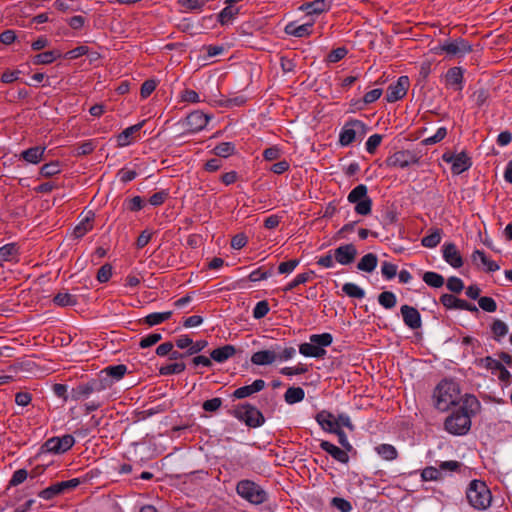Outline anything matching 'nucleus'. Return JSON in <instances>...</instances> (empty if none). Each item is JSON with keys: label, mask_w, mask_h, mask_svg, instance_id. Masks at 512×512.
I'll list each match as a JSON object with an SVG mask.
<instances>
[{"label": "nucleus", "mask_w": 512, "mask_h": 512, "mask_svg": "<svg viewBox=\"0 0 512 512\" xmlns=\"http://www.w3.org/2000/svg\"><path fill=\"white\" fill-rule=\"evenodd\" d=\"M238 14V9L232 7V5L228 4L218 15V21L221 25H227L230 23L235 16Z\"/></svg>", "instance_id": "37998d69"}, {"label": "nucleus", "mask_w": 512, "mask_h": 512, "mask_svg": "<svg viewBox=\"0 0 512 512\" xmlns=\"http://www.w3.org/2000/svg\"><path fill=\"white\" fill-rule=\"evenodd\" d=\"M342 291L351 298L362 299L365 297V291L354 283H345Z\"/></svg>", "instance_id": "c03bdc74"}, {"label": "nucleus", "mask_w": 512, "mask_h": 512, "mask_svg": "<svg viewBox=\"0 0 512 512\" xmlns=\"http://www.w3.org/2000/svg\"><path fill=\"white\" fill-rule=\"evenodd\" d=\"M400 312L406 326L411 329H418L421 327V315L416 308L409 305H403L401 306Z\"/></svg>", "instance_id": "dca6fc26"}, {"label": "nucleus", "mask_w": 512, "mask_h": 512, "mask_svg": "<svg viewBox=\"0 0 512 512\" xmlns=\"http://www.w3.org/2000/svg\"><path fill=\"white\" fill-rule=\"evenodd\" d=\"M312 31V24H302L296 26L293 23L288 24L285 27V32L289 35L295 36V37H304L308 36Z\"/></svg>", "instance_id": "473e14b6"}, {"label": "nucleus", "mask_w": 512, "mask_h": 512, "mask_svg": "<svg viewBox=\"0 0 512 512\" xmlns=\"http://www.w3.org/2000/svg\"><path fill=\"white\" fill-rule=\"evenodd\" d=\"M112 386V381L107 377H98L87 383H81L72 388L70 397L74 401L87 399L93 393H100Z\"/></svg>", "instance_id": "39448f33"}, {"label": "nucleus", "mask_w": 512, "mask_h": 512, "mask_svg": "<svg viewBox=\"0 0 512 512\" xmlns=\"http://www.w3.org/2000/svg\"><path fill=\"white\" fill-rule=\"evenodd\" d=\"M60 165L57 161L46 163L41 167L40 173L45 177H51L60 173Z\"/></svg>", "instance_id": "864d4df0"}, {"label": "nucleus", "mask_w": 512, "mask_h": 512, "mask_svg": "<svg viewBox=\"0 0 512 512\" xmlns=\"http://www.w3.org/2000/svg\"><path fill=\"white\" fill-rule=\"evenodd\" d=\"M478 364L492 372L497 371L503 365L500 361L490 356L479 359Z\"/></svg>", "instance_id": "603ef678"}, {"label": "nucleus", "mask_w": 512, "mask_h": 512, "mask_svg": "<svg viewBox=\"0 0 512 512\" xmlns=\"http://www.w3.org/2000/svg\"><path fill=\"white\" fill-rule=\"evenodd\" d=\"M488 97V91L483 88L476 90L472 95V99L478 107H482L487 102Z\"/></svg>", "instance_id": "0e129e2a"}, {"label": "nucleus", "mask_w": 512, "mask_h": 512, "mask_svg": "<svg viewBox=\"0 0 512 512\" xmlns=\"http://www.w3.org/2000/svg\"><path fill=\"white\" fill-rule=\"evenodd\" d=\"M304 397L305 392L301 387H289L284 394V399L288 404L301 402Z\"/></svg>", "instance_id": "c9c22d12"}, {"label": "nucleus", "mask_w": 512, "mask_h": 512, "mask_svg": "<svg viewBox=\"0 0 512 512\" xmlns=\"http://www.w3.org/2000/svg\"><path fill=\"white\" fill-rule=\"evenodd\" d=\"M299 352L305 357L323 358L326 355L325 349L316 346L311 341L309 343L300 344Z\"/></svg>", "instance_id": "bb28decb"}, {"label": "nucleus", "mask_w": 512, "mask_h": 512, "mask_svg": "<svg viewBox=\"0 0 512 512\" xmlns=\"http://www.w3.org/2000/svg\"><path fill=\"white\" fill-rule=\"evenodd\" d=\"M378 263L377 255L368 253L364 255L357 264V268L361 271L371 273L375 270Z\"/></svg>", "instance_id": "2f4dec72"}, {"label": "nucleus", "mask_w": 512, "mask_h": 512, "mask_svg": "<svg viewBox=\"0 0 512 512\" xmlns=\"http://www.w3.org/2000/svg\"><path fill=\"white\" fill-rule=\"evenodd\" d=\"M161 339L162 335L160 333H151L140 339L139 346L141 348H148L158 343Z\"/></svg>", "instance_id": "5fc2aeb1"}, {"label": "nucleus", "mask_w": 512, "mask_h": 512, "mask_svg": "<svg viewBox=\"0 0 512 512\" xmlns=\"http://www.w3.org/2000/svg\"><path fill=\"white\" fill-rule=\"evenodd\" d=\"M444 161L452 164V172L454 174H461L471 167L470 158L465 153H460L455 156H451V159H447V154L443 155Z\"/></svg>", "instance_id": "a211bd4d"}, {"label": "nucleus", "mask_w": 512, "mask_h": 512, "mask_svg": "<svg viewBox=\"0 0 512 512\" xmlns=\"http://www.w3.org/2000/svg\"><path fill=\"white\" fill-rule=\"evenodd\" d=\"M382 141V136L380 134L371 135L366 141V150L369 154L375 153L376 149L379 147Z\"/></svg>", "instance_id": "bf43d9fd"}, {"label": "nucleus", "mask_w": 512, "mask_h": 512, "mask_svg": "<svg viewBox=\"0 0 512 512\" xmlns=\"http://www.w3.org/2000/svg\"><path fill=\"white\" fill-rule=\"evenodd\" d=\"M19 255V248L15 243H9L0 247V264L15 261Z\"/></svg>", "instance_id": "cd10ccee"}, {"label": "nucleus", "mask_w": 512, "mask_h": 512, "mask_svg": "<svg viewBox=\"0 0 512 512\" xmlns=\"http://www.w3.org/2000/svg\"><path fill=\"white\" fill-rule=\"evenodd\" d=\"M269 310L270 308L267 301H259L253 309V317L255 319H261L268 314Z\"/></svg>", "instance_id": "4d7b16f0"}, {"label": "nucleus", "mask_w": 512, "mask_h": 512, "mask_svg": "<svg viewBox=\"0 0 512 512\" xmlns=\"http://www.w3.org/2000/svg\"><path fill=\"white\" fill-rule=\"evenodd\" d=\"M186 368L183 362H173L163 365L159 369V373L163 376L175 375L182 373Z\"/></svg>", "instance_id": "4c0bfd02"}, {"label": "nucleus", "mask_w": 512, "mask_h": 512, "mask_svg": "<svg viewBox=\"0 0 512 512\" xmlns=\"http://www.w3.org/2000/svg\"><path fill=\"white\" fill-rule=\"evenodd\" d=\"M75 444V438L71 434L61 437H51L41 446L42 453L63 454L70 450Z\"/></svg>", "instance_id": "9b49d317"}, {"label": "nucleus", "mask_w": 512, "mask_h": 512, "mask_svg": "<svg viewBox=\"0 0 512 512\" xmlns=\"http://www.w3.org/2000/svg\"><path fill=\"white\" fill-rule=\"evenodd\" d=\"M58 57H60V53L58 51H45L35 55L33 57V63L36 65L50 64Z\"/></svg>", "instance_id": "58836bf2"}, {"label": "nucleus", "mask_w": 512, "mask_h": 512, "mask_svg": "<svg viewBox=\"0 0 512 512\" xmlns=\"http://www.w3.org/2000/svg\"><path fill=\"white\" fill-rule=\"evenodd\" d=\"M93 228L92 218L85 217L73 230V236L77 239L82 238Z\"/></svg>", "instance_id": "a19ab883"}, {"label": "nucleus", "mask_w": 512, "mask_h": 512, "mask_svg": "<svg viewBox=\"0 0 512 512\" xmlns=\"http://www.w3.org/2000/svg\"><path fill=\"white\" fill-rule=\"evenodd\" d=\"M127 372L126 365L119 364L114 366H108L104 370L101 371L99 377H107L112 381V383L115 381L120 380L125 373Z\"/></svg>", "instance_id": "a878e982"}, {"label": "nucleus", "mask_w": 512, "mask_h": 512, "mask_svg": "<svg viewBox=\"0 0 512 512\" xmlns=\"http://www.w3.org/2000/svg\"><path fill=\"white\" fill-rule=\"evenodd\" d=\"M464 405L465 407L455 411L445 421V429L451 434L464 435L469 431L471 420L468 409L471 413L475 412L479 407V401L473 395H465Z\"/></svg>", "instance_id": "f257e3e1"}, {"label": "nucleus", "mask_w": 512, "mask_h": 512, "mask_svg": "<svg viewBox=\"0 0 512 512\" xmlns=\"http://www.w3.org/2000/svg\"><path fill=\"white\" fill-rule=\"evenodd\" d=\"M378 302L381 306H383L386 309H392L395 307L397 303L396 296L393 292L390 291H384L379 294L378 296Z\"/></svg>", "instance_id": "a18cd8bd"}, {"label": "nucleus", "mask_w": 512, "mask_h": 512, "mask_svg": "<svg viewBox=\"0 0 512 512\" xmlns=\"http://www.w3.org/2000/svg\"><path fill=\"white\" fill-rule=\"evenodd\" d=\"M315 419L325 431L334 433L338 429L334 415L328 411L323 410L319 412Z\"/></svg>", "instance_id": "5701e85b"}, {"label": "nucleus", "mask_w": 512, "mask_h": 512, "mask_svg": "<svg viewBox=\"0 0 512 512\" xmlns=\"http://www.w3.org/2000/svg\"><path fill=\"white\" fill-rule=\"evenodd\" d=\"M416 162L417 158L408 150L396 151L385 160L386 166L390 168H406Z\"/></svg>", "instance_id": "ddd939ff"}, {"label": "nucleus", "mask_w": 512, "mask_h": 512, "mask_svg": "<svg viewBox=\"0 0 512 512\" xmlns=\"http://www.w3.org/2000/svg\"><path fill=\"white\" fill-rule=\"evenodd\" d=\"M472 258L474 262L479 260L487 272H495L500 268L499 265L495 261L488 258L483 251H474Z\"/></svg>", "instance_id": "c756f323"}, {"label": "nucleus", "mask_w": 512, "mask_h": 512, "mask_svg": "<svg viewBox=\"0 0 512 512\" xmlns=\"http://www.w3.org/2000/svg\"><path fill=\"white\" fill-rule=\"evenodd\" d=\"M58 495H60V492L55 483L50 485L49 487L43 489L38 494V496L44 500L53 499L54 497H56Z\"/></svg>", "instance_id": "774afa93"}, {"label": "nucleus", "mask_w": 512, "mask_h": 512, "mask_svg": "<svg viewBox=\"0 0 512 512\" xmlns=\"http://www.w3.org/2000/svg\"><path fill=\"white\" fill-rule=\"evenodd\" d=\"M179 3L186 9L201 12L205 2L203 0H179Z\"/></svg>", "instance_id": "052dcab7"}, {"label": "nucleus", "mask_w": 512, "mask_h": 512, "mask_svg": "<svg viewBox=\"0 0 512 512\" xmlns=\"http://www.w3.org/2000/svg\"><path fill=\"white\" fill-rule=\"evenodd\" d=\"M381 273L384 278L390 280L394 278L397 274V266L390 262H383L381 266Z\"/></svg>", "instance_id": "13d9d810"}, {"label": "nucleus", "mask_w": 512, "mask_h": 512, "mask_svg": "<svg viewBox=\"0 0 512 512\" xmlns=\"http://www.w3.org/2000/svg\"><path fill=\"white\" fill-rule=\"evenodd\" d=\"M264 387L265 381L262 379H256L252 384L236 389L233 392L232 397L235 399H244L251 396L254 393L263 390Z\"/></svg>", "instance_id": "6ab92c4d"}, {"label": "nucleus", "mask_w": 512, "mask_h": 512, "mask_svg": "<svg viewBox=\"0 0 512 512\" xmlns=\"http://www.w3.org/2000/svg\"><path fill=\"white\" fill-rule=\"evenodd\" d=\"M320 448L330 454L336 461L340 463H348L349 456L348 451L345 449H341L334 444L330 443L329 441H321Z\"/></svg>", "instance_id": "aec40b11"}, {"label": "nucleus", "mask_w": 512, "mask_h": 512, "mask_svg": "<svg viewBox=\"0 0 512 512\" xmlns=\"http://www.w3.org/2000/svg\"><path fill=\"white\" fill-rule=\"evenodd\" d=\"M446 135H447L446 128L440 127L437 129L436 133L433 136H430V137L424 139L423 143L426 145H432V144L438 143L441 140H443Z\"/></svg>", "instance_id": "e2e57ef3"}, {"label": "nucleus", "mask_w": 512, "mask_h": 512, "mask_svg": "<svg viewBox=\"0 0 512 512\" xmlns=\"http://www.w3.org/2000/svg\"><path fill=\"white\" fill-rule=\"evenodd\" d=\"M331 504L341 512H350L352 510L350 502L343 498L334 497L331 500Z\"/></svg>", "instance_id": "69168bd1"}, {"label": "nucleus", "mask_w": 512, "mask_h": 512, "mask_svg": "<svg viewBox=\"0 0 512 512\" xmlns=\"http://www.w3.org/2000/svg\"><path fill=\"white\" fill-rule=\"evenodd\" d=\"M235 152V145L231 142H222L215 146L213 153L219 157H228Z\"/></svg>", "instance_id": "49530a36"}, {"label": "nucleus", "mask_w": 512, "mask_h": 512, "mask_svg": "<svg viewBox=\"0 0 512 512\" xmlns=\"http://www.w3.org/2000/svg\"><path fill=\"white\" fill-rule=\"evenodd\" d=\"M367 125L361 120H350L344 124L339 134L341 146H349L356 140H362L367 133Z\"/></svg>", "instance_id": "6e6552de"}, {"label": "nucleus", "mask_w": 512, "mask_h": 512, "mask_svg": "<svg viewBox=\"0 0 512 512\" xmlns=\"http://www.w3.org/2000/svg\"><path fill=\"white\" fill-rule=\"evenodd\" d=\"M237 494L250 502L251 504L259 505L267 501V493L257 483L251 480H241L236 486Z\"/></svg>", "instance_id": "0eeeda50"}, {"label": "nucleus", "mask_w": 512, "mask_h": 512, "mask_svg": "<svg viewBox=\"0 0 512 512\" xmlns=\"http://www.w3.org/2000/svg\"><path fill=\"white\" fill-rule=\"evenodd\" d=\"M410 86L408 76H400L396 83L389 85L386 92V100L390 103L396 102L402 99L406 94Z\"/></svg>", "instance_id": "f8f14e48"}, {"label": "nucleus", "mask_w": 512, "mask_h": 512, "mask_svg": "<svg viewBox=\"0 0 512 512\" xmlns=\"http://www.w3.org/2000/svg\"><path fill=\"white\" fill-rule=\"evenodd\" d=\"M81 481L78 478H73L67 481L57 482L55 483L60 494H63L66 491L73 490L80 485Z\"/></svg>", "instance_id": "6e6d98bb"}, {"label": "nucleus", "mask_w": 512, "mask_h": 512, "mask_svg": "<svg viewBox=\"0 0 512 512\" xmlns=\"http://www.w3.org/2000/svg\"><path fill=\"white\" fill-rule=\"evenodd\" d=\"M421 478L423 481H439L443 477L439 468L428 466L422 470Z\"/></svg>", "instance_id": "09e8293b"}, {"label": "nucleus", "mask_w": 512, "mask_h": 512, "mask_svg": "<svg viewBox=\"0 0 512 512\" xmlns=\"http://www.w3.org/2000/svg\"><path fill=\"white\" fill-rule=\"evenodd\" d=\"M444 260L453 268H460L463 259L454 243H445L442 247Z\"/></svg>", "instance_id": "f3484780"}, {"label": "nucleus", "mask_w": 512, "mask_h": 512, "mask_svg": "<svg viewBox=\"0 0 512 512\" xmlns=\"http://www.w3.org/2000/svg\"><path fill=\"white\" fill-rule=\"evenodd\" d=\"M330 5L325 0H315L312 2L305 3L301 6V9L307 14H320L329 9Z\"/></svg>", "instance_id": "c85d7f7f"}, {"label": "nucleus", "mask_w": 512, "mask_h": 512, "mask_svg": "<svg viewBox=\"0 0 512 512\" xmlns=\"http://www.w3.org/2000/svg\"><path fill=\"white\" fill-rule=\"evenodd\" d=\"M468 503L475 509L485 510L492 501V494L485 482L473 480L466 490Z\"/></svg>", "instance_id": "7ed1b4c3"}, {"label": "nucleus", "mask_w": 512, "mask_h": 512, "mask_svg": "<svg viewBox=\"0 0 512 512\" xmlns=\"http://www.w3.org/2000/svg\"><path fill=\"white\" fill-rule=\"evenodd\" d=\"M463 74L464 71L461 67L450 68L445 75L446 85L451 86L458 91L462 90Z\"/></svg>", "instance_id": "4be33fe9"}, {"label": "nucleus", "mask_w": 512, "mask_h": 512, "mask_svg": "<svg viewBox=\"0 0 512 512\" xmlns=\"http://www.w3.org/2000/svg\"><path fill=\"white\" fill-rule=\"evenodd\" d=\"M358 252L353 244H343L334 250V259L341 265H349L354 262Z\"/></svg>", "instance_id": "2eb2a0df"}, {"label": "nucleus", "mask_w": 512, "mask_h": 512, "mask_svg": "<svg viewBox=\"0 0 512 512\" xmlns=\"http://www.w3.org/2000/svg\"><path fill=\"white\" fill-rule=\"evenodd\" d=\"M446 286L453 293H460L464 289L463 281L455 276L448 278Z\"/></svg>", "instance_id": "680f3d73"}, {"label": "nucleus", "mask_w": 512, "mask_h": 512, "mask_svg": "<svg viewBox=\"0 0 512 512\" xmlns=\"http://www.w3.org/2000/svg\"><path fill=\"white\" fill-rule=\"evenodd\" d=\"M309 340L316 346L322 347L324 349V347L331 345L333 337L330 333L312 334L309 337Z\"/></svg>", "instance_id": "de8ad7c7"}, {"label": "nucleus", "mask_w": 512, "mask_h": 512, "mask_svg": "<svg viewBox=\"0 0 512 512\" xmlns=\"http://www.w3.org/2000/svg\"><path fill=\"white\" fill-rule=\"evenodd\" d=\"M172 316V311L166 312H153L148 314L143 322L148 326H155L169 320Z\"/></svg>", "instance_id": "72a5a7b5"}, {"label": "nucleus", "mask_w": 512, "mask_h": 512, "mask_svg": "<svg viewBox=\"0 0 512 512\" xmlns=\"http://www.w3.org/2000/svg\"><path fill=\"white\" fill-rule=\"evenodd\" d=\"M236 353V349L233 345H225L219 348L214 349L210 353L211 359L218 363H223L229 358H231Z\"/></svg>", "instance_id": "393cba45"}, {"label": "nucleus", "mask_w": 512, "mask_h": 512, "mask_svg": "<svg viewBox=\"0 0 512 512\" xmlns=\"http://www.w3.org/2000/svg\"><path fill=\"white\" fill-rule=\"evenodd\" d=\"M478 305L479 307L489 313H493L497 310V303L496 301L491 297H480L478 299Z\"/></svg>", "instance_id": "3c124183"}, {"label": "nucleus", "mask_w": 512, "mask_h": 512, "mask_svg": "<svg viewBox=\"0 0 512 512\" xmlns=\"http://www.w3.org/2000/svg\"><path fill=\"white\" fill-rule=\"evenodd\" d=\"M434 405L440 411H447L461 399L459 385L452 380H443L433 393Z\"/></svg>", "instance_id": "f03ea898"}, {"label": "nucleus", "mask_w": 512, "mask_h": 512, "mask_svg": "<svg viewBox=\"0 0 512 512\" xmlns=\"http://www.w3.org/2000/svg\"><path fill=\"white\" fill-rule=\"evenodd\" d=\"M46 147L35 146L21 152L20 158L31 164H38L44 156Z\"/></svg>", "instance_id": "b1692460"}, {"label": "nucleus", "mask_w": 512, "mask_h": 512, "mask_svg": "<svg viewBox=\"0 0 512 512\" xmlns=\"http://www.w3.org/2000/svg\"><path fill=\"white\" fill-rule=\"evenodd\" d=\"M143 126V122L132 125L125 130H123L118 136H117V144L120 147H126L130 145L133 140L138 135L140 129Z\"/></svg>", "instance_id": "412c9836"}, {"label": "nucleus", "mask_w": 512, "mask_h": 512, "mask_svg": "<svg viewBox=\"0 0 512 512\" xmlns=\"http://www.w3.org/2000/svg\"><path fill=\"white\" fill-rule=\"evenodd\" d=\"M348 202L355 204L354 210L358 215L366 216L371 213L372 199L368 196V188L359 184L347 196Z\"/></svg>", "instance_id": "1a4fd4ad"}, {"label": "nucleus", "mask_w": 512, "mask_h": 512, "mask_svg": "<svg viewBox=\"0 0 512 512\" xmlns=\"http://www.w3.org/2000/svg\"><path fill=\"white\" fill-rule=\"evenodd\" d=\"M296 354L294 347H285L281 349L279 346L272 347L271 349L261 350L255 352L251 356V362L254 365L263 366L270 365L276 361H286L293 358Z\"/></svg>", "instance_id": "20e7f679"}, {"label": "nucleus", "mask_w": 512, "mask_h": 512, "mask_svg": "<svg viewBox=\"0 0 512 512\" xmlns=\"http://www.w3.org/2000/svg\"><path fill=\"white\" fill-rule=\"evenodd\" d=\"M27 476H28L27 470L18 469L13 473L12 478L9 481V485L17 486V485L23 483L27 479Z\"/></svg>", "instance_id": "338daca9"}, {"label": "nucleus", "mask_w": 512, "mask_h": 512, "mask_svg": "<svg viewBox=\"0 0 512 512\" xmlns=\"http://www.w3.org/2000/svg\"><path fill=\"white\" fill-rule=\"evenodd\" d=\"M377 454L384 460L392 461L398 457L396 448L391 444H380L375 447Z\"/></svg>", "instance_id": "f704fd0d"}, {"label": "nucleus", "mask_w": 512, "mask_h": 512, "mask_svg": "<svg viewBox=\"0 0 512 512\" xmlns=\"http://www.w3.org/2000/svg\"><path fill=\"white\" fill-rule=\"evenodd\" d=\"M423 281L427 285H429L431 287H434V288H440L444 284L443 276L438 274V273H436V272H432V271H428V272L424 273Z\"/></svg>", "instance_id": "79ce46f5"}, {"label": "nucleus", "mask_w": 512, "mask_h": 512, "mask_svg": "<svg viewBox=\"0 0 512 512\" xmlns=\"http://www.w3.org/2000/svg\"><path fill=\"white\" fill-rule=\"evenodd\" d=\"M210 119V115L200 110L193 111L186 117L187 129L193 133L199 132L206 127Z\"/></svg>", "instance_id": "4468645a"}, {"label": "nucleus", "mask_w": 512, "mask_h": 512, "mask_svg": "<svg viewBox=\"0 0 512 512\" xmlns=\"http://www.w3.org/2000/svg\"><path fill=\"white\" fill-rule=\"evenodd\" d=\"M491 331L493 338L499 342L508 333V326L502 320L496 319L491 325Z\"/></svg>", "instance_id": "ea45409f"}, {"label": "nucleus", "mask_w": 512, "mask_h": 512, "mask_svg": "<svg viewBox=\"0 0 512 512\" xmlns=\"http://www.w3.org/2000/svg\"><path fill=\"white\" fill-rule=\"evenodd\" d=\"M54 303L58 306H74L77 304V299L74 295L69 293H58L53 299Z\"/></svg>", "instance_id": "8fccbe9b"}, {"label": "nucleus", "mask_w": 512, "mask_h": 512, "mask_svg": "<svg viewBox=\"0 0 512 512\" xmlns=\"http://www.w3.org/2000/svg\"><path fill=\"white\" fill-rule=\"evenodd\" d=\"M472 51V46L465 39L458 38L454 41H445L434 48L436 54H447L450 57H463Z\"/></svg>", "instance_id": "9d476101"}, {"label": "nucleus", "mask_w": 512, "mask_h": 512, "mask_svg": "<svg viewBox=\"0 0 512 512\" xmlns=\"http://www.w3.org/2000/svg\"><path fill=\"white\" fill-rule=\"evenodd\" d=\"M230 413L251 428L260 427L265 422L262 412L248 403L235 406Z\"/></svg>", "instance_id": "423d86ee"}, {"label": "nucleus", "mask_w": 512, "mask_h": 512, "mask_svg": "<svg viewBox=\"0 0 512 512\" xmlns=\"http://www.w3.org/2000/svg\"><path fill=\"white\" fill-rule=\"evenodd\" d=\"M314 275L313 271H308L304 273L298 274L291 282H289L284 288V292L292 291L297 286L301 284H305L306 282L310 281L312 279V276Z\"/></svg>", "instance_id": "e433bc0d"}, {"label": "nucleus", "mask_w": 512, "mask_h": 512, "mask_svg": "<svg viewBox=\"0 0 512 512\" xmlns=\"http://www.w3.org/2000/svg\"><path fill=\"white\" fill-rule=\"evenodd\" d=\"M442 239V230L439 228L430 229L429 233L421 240V244L426 248H435Z\"/></svg>", "instance_id": "7c9ffc66"}]
</instances>
